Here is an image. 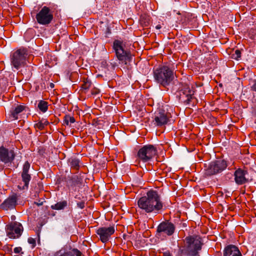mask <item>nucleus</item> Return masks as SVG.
<instances>
[{
    "label": "nucleus",
    "instance_id": "f257e3e1",
    "mask_svg": "<svg viewBox=\"0 0 256 256\" xmlns=\"http://www.w3.org/2000/svg\"><path fill=\"white\" fill-rule=\"evenodd\" d=\"M138 205L141 212L154 214H160L164 206L160 195L156 190H154L148 191L146 196L140 198Z\"/></svg>",
    "mask_w": 256,
    "mask_h": 256
},
{
    "label": "nucleus",
    "instance_id": "f03ea898",
    "mask_svg": "<svg viewBox=\"0 0 256 256\" xmlns=\"http://www.w3.org/2000/svg\"><path fill=\"white\" fill-rule=\"evenodd\" d=\"M203 242L202 238L198 235L186 236L184 245L179 248L178 256H200Z\"/></svg>",
    "mask_w": 256,
    "mask_h": 256
},
{
    "label": "nucleus",
    "instance_id": "7ed1b4c3",
    "mask_svg": "<svg viewBox=\"0 0 256 256\" xmlns=\"http://www.w3.org/2000/svg\"><path fill=\"white\" fill-rule=\"evenodd\" d=\"M153 74L154 80L164 88L170 86L174 78L173 70L166 65L154 68Z\"/></svg>",
    "mask_w": 256,
    "mask_h": 256
},
{
    "label": "nucleus",
    "instance_id": "20e7f679",
    "mask_svg": "<svg viewBox=\"0 0 256 256\" xmlns=\"http://www.w3.org/2000/svg\"><path fill=\"white\" fill-rule=\"evenodd\" d=\"M112 48L119 61L124 64H128L131 62L132 55L130 50L126 48V43L124 41L118 40H114L113 42Z\"/></svg>",
    "mask_w": 256,
    "mask_h": 256
},
{
    "label": "nucleus",
    "instance_id": "39448f33",
    "mask_svg": "<svg viewBox=\"0 0 256 256\" xmlns=\"http://www.w3.org/2000/svg\"><path fill=\"white\" fill-rule=\"evenodd\" d=\"M228 166L226 162L222 159H218L211 162L206 166L204 175L210 176L222 172Z\"/></svg>",
    "mask_w": 256,
    "mask_h": 256
},
{
    "label": "nucleus",
    "instance_id": "423d86ee",
    "mask_svg": "<svg viewBox=\"0 0 256 256\" xmlns=\"http://www.w3.org/2000/svg\"><path fill=\"white\" fill-rule=\"evenodd\" d=\"M195 89L192 86L187 84H183L180 90V100L186 104H194L197 100L194 96Z\"/></svg>",
    "mask_w": 256,
    "mask_h": 256
},
{
    "label": "nucleus",
    "instance_id": "0eeeda50",
    "mask_svg": "<svg viewBox=\"0 0 256 256\" xmlns=\"http://www.w3.org/2000/svg\"><path fill=\"white\" fill-rule=\"evenodd\" d=\"M156 154V148L153 145L147 144L140 148L136 156L140 161L146 162L150 161Z\"/></svg>",
    "mask_w": 256,
    "mask_h": 256
},
{
    "label": "nucleus",
    "instance_id": "6e6552de",
    "mask_svg": "<svg viewBox=\"0 0 256 256\" xmlns=\"http://www.w3.org/2000/svg\"><path fill=\"white\" fill-rule=\"evenodd\" d=\"M28 54V50L26 48H20L16 50L12 56V65L16 70L24 66L26 64Z\"/></svg>",
    "mask_w": 256,
    "mask_h": 256
},
{
    "label": "nucleus",
    "instance_id": "1a4fd4ad",
    "mask_svg": "<svg viewBox=\"0 0 256 256\" xmlns=\"http://www.w3.org/2000/svg\"><path fill=\"white\" fill-rule=\"evenodd\" d=\"M37 22L42 25H48L54 18L52 11L50 8L43 6L36 16Z\"/></svg>",
    "mask_w": 256,
    "mask_h": 256
},
{
    "label": "nucleus",
    "instance_id": "9d476101",
    "mask_svg": "<svg viewBox=\"0 0 256 256\" xmlns=\"http://www.w3.org/2000/svg\"><path fill=\"white\" fill-rule=\"evenodd\" d=\"M171 114L164 108H159L154 113V124L156 126L161 127L166 124L170 121Z\"/></svg>",
    "mask_w": 256,
    "mask_h": 256
},
{
    "label": "nucleus",
    "instance_id": "9b49d317",
    "mask_svg": "<svg viewBox=\"0 0 256 256\" xmlns=\"http://www.w3.org/2000/svg\"><path fill=\"white\" fill-rule=\"evenodd\" d=\"M22 231L23 227L18 222H14L6 226V232L10 238H18L21 236Z\"/></svg>",
    "mask_w": 256,
    "mask_h": 256
},
{
    "label": "nucleus",
    "instance_id": "f8f14e48",
    "mask_svg": "<svg viewBox=\"0 0 256 256\" xmlns=\"http://www.w3.org/2000/svg\"><path fill=\"white\" fill-rule=\"evenodd\" d=\"M61 179L62 181L66 183V186L70 191H76L77 187H80L82 184V180L78 176H64Z\"/></svg>",
    "mask_w": 256,
    "mask_h": 256
},
{
    "label": "nucleus",
    "instance_id": "ddd939ff",
    "mask_svg": "<svg viewBox=\"0 0 256 256\" xmlns=\"http://www.w3.org/2000/svg\"><path fill=\"white\" fill-rule=\"evenodd\" d=\"M114 232V227L112 226L108 227L98 228L96 231V233L100 241L103 243H106L110 240Z\"/></svg>",
    "mask_w": 256,
    "mask_h": 256
},
{
    "label": "nucleus",
    "instance_id": "4468645a",
    "mask_svg": "<svg viewBox=\"0 0 256 256\" xmlns=\"http://www.w3.org/2000/svg\"><path fill=\"white\" fill-rule=\"evenodd\" d=\"M175 226L169 220H166L160 224L157 227L156 232L158 233H163L170 236L174 232Z\"/></svg>",
    "mask_w": 256,
    "mask_h": 256
},
{
    "label": "nucleus",
    "instance_id": "2eb2a0df",
    "mask_svg": "<svg viewBox=\"0 0 256 256\" xmlns=\"http://www.w3.org/2000/svg\"><path fill=\"white\" fill-rule=\"evenodd\" d=\"M16 154L12 150H8L3 146L0 148V160L4 164L11 163Z\"/></svg>",
    "mask_w": 256,
    "mask_h": 256
},
{
    "label": "nucleus",
    "instance_id": "dca6fc26",
    "mask_svg": "<svg viewBox=\"0 0 256 256\" xmlns=\"http://www.w3.org/2000/svg\"><path fill=\"white\" fill-rule=\"evenodd\" d=\"M30 168V164L28 162H26L23 166L22 172V181L24 184L22 188L24 190L28 188L29 182L31 179V176L28 174V170Z\"/></svg>",
    "mask_w": 256,
    "mask_h": 256
},
{
    "label": "nucleus",
    "instance_id": "f3484780",
    "mask_svg": "<svg viewBox=\"0 0 256 256\" xmlns=\"http://www.w3.org/2000/svg\"><path fill=\"white\" fill-rule=\"evenodd\" d=\"M248 174V172L242 168L237 169L234 174V180L239 185L243 184L248 182V179L246 178Z\"/></svg>",
    "mask_w": 256,
    "mask_h": 256
},
{
    "label": "nucleus",
    "instance_id": "a211bd4d",
    "mask_svg": "<svg viewBox=\"0 0 256 256\" xmlns=\"http://www.w3.org/2000/svg\"><path fill=\"white\" fill-rule=\"evenodd\" d=\"M16 197L15 196H10L0 204V208L4 210L12 209L16 206Z\"/></svg>",
    "mask_w": 256,
    "mask_h": 256
},
{
    "label": "nucleus",
    "instance_id": "6ab92c4d",
    "mask_svg": "<svg viewBox=\"0 0 256 256\" xmlns=\"http://www.w3.org/2000/svg\"><path fill=\"white\" fill-rule=\"evenodd\" d=\"M224 256H242V254L237 246L230 244L225 248Z\"/></svg>",
    "mask_w": 256,
    "mask_h": 256
},
{
    "label": "nucleus",
    "instance_id": "aec40b11",
    "mask_svg": "<svg viewBox=\"0 0 256 256\" xmlns=\"http://www.w3.org/2000/svg\"><path fill=\"white\" fill-rule=\"evenodd\" d=\"M26 108V106L22 104H18L14 110L12 112V116L14 119H18V116L23 112Z\"/></svg>",
    "mask_w": 256,
    "mask_h": 256
},
{
    "label": "nucleus",
    "instance_id": "412c9836",
    "mask_svg": "<svg viewBox=\"0 0 256 256\" xmlns=\"http://www.w3.org/2000/svg\"><path fill=\"white\" fill-rule=\"evenodd\" d=\"M139 21L142 27H147L150 24V17L146 14H142Z\"/></svg>",
    "mask_w": 256,
    "mask_h": 256
},
{
    "label": "nucleus",
    "instance_id": "4be33fe9",
    "mask_svg": "<svg viewBox=\"0 0 256 256\" xmlns=\"http://www.w3.org/2000/svg\"><path fill=\"white\" fill-rule=\"evenodd\" d=\"M68 164L71 168L76 170L80 168V160L76 158H70L68 160Z\"/></svg>",
    "mask_w": 256,
    "mask_h": 256
},
{
    "label": "nucleus",
    "instance_id": "5701e85b",
    "mask_svg": "<svg viewBox=\"0 0 256 256\" xmlns=\"http://www.w3.org/2000/svg\"><path fill=\"white\" fill-rule=\"evenodd\" d=\"M49 124V122L46 120L42 119L37 123L35 124L34 126L36 129L42 130L44 129L45 126H47Z\"/></svg>",
    "mask_w": 256,
    "mask_h": 256
},
{
    "label": "nucleus",
    "instance_id": "b1692460",
    "mask_svg": "<svg viewBox=\"0 0 256 256\" xmlns=\"http://www.w3.org/2000/svg\"><path fill=\"white\" fill-rule=\"evenodd\" d=\"M67 206V202L66 200L57 202L56 204L51 206L52 210H63Z\"/></svg>",
    "mask_w": 256,
    "mask_h": 256
},
{
    "label": "nucleus",
    "instance_id": "393cba45",
    "mask_svg": "<svg viewBox=\"0 0 256 256\" xmlns=\"http://www.w3.org/2000/svg\"><path fill=\"white\" fill-rule=\"evenodd\" d=\"M91 86H92L91 81L88 78H84V80L82 81V84L81 86L82 90L84 91V92L86 93V92Z\"/></svg>",
    "mask_w": 256,
    "mask_h": 256
},
{
    "label": "nucleus",
    "instance_id": "a878e982",
    "mask_svg": "<svg viewBox=\"0 0 256 256\" xmlns=\"http://www.w3.org/2000/svg\"><path fill=\"white\" fill-rule=\"evenodd\" d=\"M38 108L42 112H45L48 109V102L40 100L38 104Z\"/></svg>",
    "mask_w": 256,
    "mask_h": 256
},
{
    "label": "nucleus",
    "instance_id": "bb28decb",
    "mask_svg": "<svg viewBox=\"0 0 256 256\" xmlns=\"http://www.w3.org/2000/svg\"><path fill=\"white\" fill-rule=\"evenodd\" d=\"M72 251L74 252V254H73L72 252H66L63 254H60L59 256H74L75 254L76 256H84L82 253L76 248H73Z\"/></svg>",
    "mask_w": 256,
    "mask_h": 256
},
{
    "label": "nucleus",
    "instance_id": "cd10ccee",
    "mask_svg": "<svg viewBox=\"0 0 256 256\" xmlns=\"http://www.w3.org/2000/svg\"><path fill=\"white\" fill-rule=\"evenodd\" d=\"M75 122V119L74 117L71 116L69 115H66L65 116L64 118V124L68 126L69 124V122L70 124H73Z\"/></svg>",
    "mask_w": 256,
    "mask_h": 256
},
{
    "label": "nucleus",
    "instance_id": "c85d7f7f",
    "mask_svg": "<svg viewBox=\"0 0 256 256\" xmlns=\"http://www.w3.org/2000/svg\"><path fill=\"white\" fill-rule=\"evenodd\" d=\"M241 56V52L239 50H236L232 54V58L235 60H238Z\"/></svg>",
    "mask_w": 256,
    "mask_h": 256
},
{
    "label": "nucleus",
    "instance_id": "c756f323",
    "mask_svg": "<svg viewBox=\"0 0 256 256\" xmlns=\"http://www.w3.org/2000/svg\"><path fill=\"white\" fill-rule=\"evenodd\" d=\"M76 204L78 207L81 209H82L85 206V200H80V202H77Z\"/></svg>",
    "mask_w": 256,
    "mask_h": 256
},
{
    "label": "nucleus",
    "instance_id": "7c9ffc66",
    "mask_svg": "<svg viewBox=\"0 0 256 256\" xmlns=\"http://www.w3.org/2000/svg\"><path fill=\"white\" fill-rule=\"evenodd\" d=\"M100 90L96 88H94L91 90V94L92 95H96L100 93Z\"/></svg>",
    "mask_w": 256,
    "mask_h": 256
},
{
    "label": "nucleus",
    "instance_id": "2f4dec72",
    "mask_svg": "<svg viewBox=\"0 0 256 256\" xmlns=\"http://www.w3.org/2000/svg\"><path fill=\"white\" fill-rule=\"evenodd\" d=\"M28 242L29 244H32L33 247H34L36 246V243L35 239L32 238H28Z\"/></svg>",
    "mask_w": 256,
    "mask_h": 256
},
{
    "label": "nucleus",
    "instance_id": "473e14b6",
    "mask_svg": "<svg viewBox=\"0 0 256 256\" xmlns=\"http://www.w3.org/2000/svg\"><path fill=\"white\" fill-rule=\"evenodd\" d=\"M22 248L20 247H16L14 248V252L16 254H19L22 250Z\"/></svg>",
    "mask_w": 256,
    "mask_h": 256
},
{
    "label": "nucleus",
    "instance_id": "72a5a7b5",
    "mask_svg": "<svg viewBox=\"0 0 256 256\" xmlns=\"http://www.w3.org/2000/svg\"><path fill=\"white\" fill-rule=\"evenodd\" d=\"M251 88H252V90H254V91H256V81H254V84L252 86Z\"/></svg>",
    "mask_w": 256,
    "mask_h": 256
},
{
    "label": "nucleus",
    "instance_id": "f704fd0d",
    "mask_svg": "<svg viewBox=\"0 0 256 256\" xmlns=\"http://www.w3.org/2000/svg\"><path fill=\"white\" fill-rule=\"evenodd\" d=\"M162 256H172V255L170 252H166L163 254Z\"/></svg>",
    "mask_w": 256,
    "mask_h": 256
},
{
    "label": "nucleus",
    "instance_id": "c9c22d12",
    "mask_svg": "<svg viewBox=\"0 0 256 256\" xmlns=\"http://www.w3.org/2000/svg\"><path fill=\"white\" fill-rule=\"evenodd\" d=\"M34 204H36L37 206H42V204H43V202H34Z\"/></svg>",
    "mask_w": 256,
    "mask_h": 256
},
{
    "label": "nucleus",
    "instance_id": "e433bc0d",
    "mask_svg": "<svg viewBox=\"0 0 256 256\" xmlns=\"http://www.w3.org/2000/svg\"><path fill=\"white\" fill-rule=\"evenodd\" d=\"M162 26H160V24H158L156 26V28L158 30H159L160 28H161Z\"/></svg>",
    "mask_w": 256,
    "mask_h": 256
},
{
    "label": "nucleus",
    "instance_id": "4c0bfd02",
    "mask_svg": "<svg viewBox=\"0 0 256 256\" xmlns=\"http://www.w3.org/2000/svg\"><path fill=\"white\" fill-rule=\"evenodd\" d=\"M75 198H76L79 199V200H80V196H75Z\"/></svg>",
    "mask_w": 256,
    "mask_h": 256
},
{
    "label": "nucleus",
    "instance_id": "58836bf2",
    "mask_svg": "<svg viewBox=\"0 0 256 256\" xmlns=\"http://www.w3.org/2000/svg\"><path fill=\"white\" fill-rule=\"evenodd\" d=\"M54 84L52 83H51L50 86L52 88V87H54Z\"/></svg>",
    "mask_w": 256,
    "mask_h": 256
}]
</instances>
